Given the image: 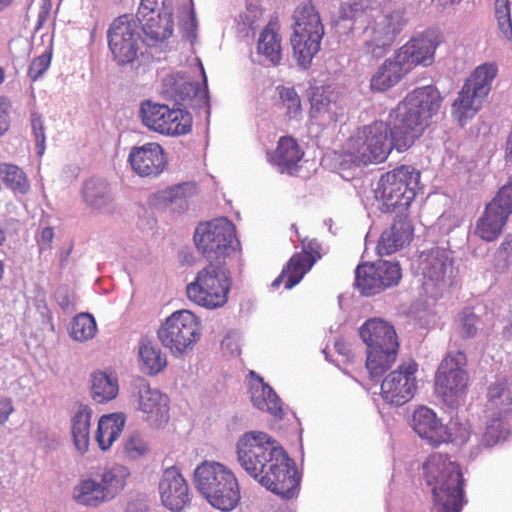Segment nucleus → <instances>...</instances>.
I'll return each instance as SVG.
<instances>
[{
    "instance_id": "f257e3e1",
    "label": "nucleus",
    "mask_w": 512,
    "mask_h": 512,
    "mask_svg": "<svg viewBox=\"0 0 512 512\" xmlns=\"http://www.w3.org/2000/svg\"><path fill=\"white\" fill-rule=\"evenodd\" d=\"M442 97L434 86H424L408 93L389 113L390 125L375 121L352 135L346 145L352 161L358 165L382 163L394 148L409 149L430 125L441 107Z\"/></svg>"
},
{
    "instance_id": "f03ea898",
    "label": "nucleus",
    "mask_w": 512,
    "mask_h": 512,
    "mask_svg": "<svg viewBox=\"0 0 512 512\" xmlns=\"http://www.w3.org/2000/svg\"><path fill=\"white\" fill-rule=\"evenodd\" d=\"M237 462L262 486L290 499L297 491L299 478L293 461L267 433L249 431L236 442Z\"/></svg>"
},
{
    "instance_id": "7ed1b4c3",
    "label": "nucleus",
    "mask_w": 512,
    "mask_h": 512,
    "mask_svg": "<svg viewBox=\"0 0 512 512\" xmlns=\"http://www.w3.org/2000/svg\"><path fill=\"white\" fill-rule=\"evenodd\" d=\"M174 11L187 39L192 42L197 27L192 0H141L135 18L142 25L143 42L155 45L169 38L173 32Z\"/></svg>"
},
{
    "instance_id": "20e7f679",
    "label": "nucleus",
    "mask_w": 512,
    "mask_h": 512,
    "mask_svg": "<svg viewBox=\"0 0 512 512\" xmlns=\"http://www.w3.org/2000/svg\"><path fill=\"white\" fill-rule=\"evenodd\" d=\"M423 478L432 490L436 512H461L464 479L459 465L447 455L434 453L422 466Z\"/></svg>"
},
{
    "instance_id": "39448f33",
    "label": "nucleus",
    "mask_w": 512,
    "mask_h": 512,
    "mask_svg": "<svg viewBox=\"0 0 512 512\" xmlns=\"http://www.w3.org/2000/svg\"><path fill=\"white\" fill-rule=\"evenodd\" d=\"M194 483L203 497L216 509L231 511L240 500L237 478L227 466L203 461L194 470Z\"/></svg>"
},
{
    "instance_id": "423d86ee",
    "label": "nucleus",
    "mask_w": 512,
    "mask_h": 512,
    "mask_svg": "<svg viewBox=\"0 0 512 512\" xmlns=\"http://www.w3.org/2000/svg\"><path fill=\"white\" fill-rule=\"evenodd\" d=\"M367 346L366 368L371 379L380 377L397 358L399 343L394 327L381 318H371L360 328Z\"/></svg>"
},
{
    "instance_id": "0eeeda50",
    "label": "nucleus",
    "mask_w": 512,
    "mask_h": 512,
    "mask_svg": "<svg viewBox=\"0 0 512 512\" xmlns=\"http://www.w3.org/2000/svg\"><path fill=\"white\" fill-rule=\"evenodd\" d=\"M419 181L420 172L408 165L383 174L375 190L381 211L390 212L396 208L406 210L416 196Z\"/></svg>"
},
{
    "instance_id": "6e6552de",
    "label": "nucleus",
    "mask_w": 512,
    "mask_h": 512,
    "mask_svg": "<svg viewBox=\"0 0 512 512\" xmlns=\"http://www.w3.org/2000/svg\"><path fill=\"white\" fill-rule=\"evenodd\" d=\"M231 277L225 264L209 263L199 270L186 287L188 299L209 310L223 307L228 301Z\"/></svg>"
},
{
    "instance_id": "1a4fd4ad",
    "label": "nucleus",
    "mask_w": 512,
    "mask_h": 512,
    "mask_svg": "<svg viewBox=\"0 0 512 512\" xmlns=\"http://www.w3.org/2000/svg\"><path fill=\"white\" fill-rule=\"evenodd\" d=\"M201 335V320L188 309L173 312L157 330L158 340L174 357H181L192 351Z\"/></svg>"
},
{
    "instance_id": "9d476101",
    "label": "nucleus",
    "mask_w": 512,
    "mask_h": 512,
    "mask_svg": "<svg viewBox=\"0 0 512 512\" xmlns=\"http://www.w3.org/2000/svg\"><path fill=\"white\" fill-rule=\"evenodd\" d=\"M194 241L197 249L214 264H225V258L239 246L235 226L226 217L200 223L195 230Z\"/></svg>"
},
{
    "instance_id": "9b49d317",
    "label": "nucleus",
    "mask_w": 512,
    "mask_h": 512,
    "mask_svg": "<svg viewBox=\"0 0 512 512\" xmlns=\"http://www.w3.org/2000/svg\"><path fill=\"white\" fill-rule=\"evenodd\" d=\"M372 20L363 31V51L373 58L386 54L406 24L401 8H384L371 15Z\"/></svg>"
},
{
    "instance_id": "f8f14e48",
    "label": "nucleus",
    "mask_w": 512,
    "mask_h": 512,
    "mask_svg": "<svg viewBox=\"0 0 512 512\" xmlns=\"http://www.w3.org/2000/svg\"><path fill=\"white\" fill-rule=\"evenodd\" d=\"M467 357L461 351H451L441 361L435 376V392L450 407L457 405L465 396L469 375Z\"/></svg>"
},
{
    "instance_id": "ddd939ff",
    "label": "nucleus",
    "mask_w": 512,
    "mask_h": 512,
    "mask_svg": "<svg viewBox=\"0 0 512 512\" xmlns=\"http://www.w3.org/2000/svg\"><path fill=\"white\" fill-rule=\"evenodd\" d=\"M419 269L424 279L423 289L432 298H438L447 291L455 277L452 253L444 248L422 252Z\"/></svg>"
},
{
    "instance_id": "4468645a",
    "label": "nucleus",
    "mask_w": 512,
    "mask_h": 512,
    "mask_svg": "<svg viewBox=\"0 0 512 512\" xmlns=\"http://www.w3.org/2000/svg\"><path fill=\"white\" fill-rule=\"evenodd\" d=\"M140 116L145 127L162 135H186L192 129V116L188 111L165 104L146 101L141 104Z\"/></svg>"
},
{
    "instance_id": "2eb2a0df",
    "label": "nucleus",
    "mask_w": 512,
    "mask_h": 512,
    "mask_svg": "<svg viewBox=\"0 0 512 512\" xmlns=\"http://www.w3.org/2000/svg\"><path fill=\"white\" fill-rule=\"evenodd\" d=\"M107 40L113 60L118 65L134 62L143 42L136 18L128 14L117 17L108 28Z\"/></svg>"
},
{
    "instance_id": "dca6fc26",
    "label": "nucleus",
    "mask_w": 512,
    "mask_h": 512,
    "mask_svg": "<svg viewBox=\"0 0 512 512\" xmlns=\"http://www.w3.org/2000/svg\"><path fill=\"white\" fill-rule=\"evenodd\" d=\"M132 402L142 420L151 428L160 429L170 419V399L158 388L151 387L147 380L138 379L133 384Z\"/></svg>"
},
{
    "instance_id": "f3484780",
    "label": "nucleus",
    "mask_w": 512,
    "mask_h": 512,
    "mask_svg": "<svg viewBox=\"0 0 512 512\" xmlns=\"http://www.w3.org/2000/svg\"><path fill=\"white\" fill-rule=\"evenodd\" d=\"M512 214V176L500 188L497 195L486 205L478 218L474 233L486 242L495 241L502 233Z\"/></svg>"
},
{
    "instance_id": "a211bd4d",
    "label": "nucleus",
    "mask_w": 512,
    "mask_h": 512,
    "mask_svg": "<svg viewBox=\"0 0 512 512\" xmlns=\"http://www.w3.org/2000/svg\"><path fill=\"white\" fill-rule=\"evenodd\" d=\"M401 268L397 262L379 260L359 264L355 271V285L364 296L376 295L399 283Z\"/></svg>"
},
{
    "instance_id": "6ab92c4d",
    "label": "nucleus",
    "mask_w": 512,
    "mask_h": 512,
    "mask_svg": "<svg viewBox=\"0 0 512 512\" xmlns=\"http://www.w3.org/2000/svg\"><path fill=\"white\" fill-rule=\"evenodd\" d=\"M418 365L413 360L401 363L381 383V396L391 405L402 406L409 402L417 390Z\"/></svg>"
},
{
    "instance_id": "aec40b11",
    "label": "nucleus",
    "mask_w": 512,
    "mask_h": 512,
    "mask_svg": "<svg viewBox=\"0 0 512 512\" xmlns=\"http://www.w3.org/2000/svg\"><path fill=\"white\" fill-rule=\"evenodd\" d=\"M309 121L321 127L336 123L344 115L339 95L330 85L312 86L309 94Z\"/></svg>"
},
{
    "instance_id": "412c9836",
    "label": "nucleus",
    "mask_w": 512,
    "mask_h": 512,
    "mask_svg": "<svg viewBox=\"0 0 512 512\" xmlns=\"http://www.w3.org/2000/svg\"><path fill=\"white\" fill-rule=\"evenodd\" d=\"M441 43L440 35L434 31L413 37L396 52V59L402 62L408 72L414 67L421 65L427 67L434 61L437 47Z\"/></svg>"
},
{
    "instance_id": "4be33fe9",
    "label": "nucleus",
    "mask_w": 512,
    "mask_h": 512,
    "mask_svg": "<svg viewBox=\"0 0 512 512\" xmlns=\"http://www.w3.org/2000/svg\"><path fill=\"white\" fill-rule=\"evenodd\" d=\"M301 243L303 253L295 254L290 259L281 274L272 282V287H279L283 283L286 289L293 288L321 257V246L315 239H303Z\"/></svg>"
},
{
    "instance_id": "5701e85b",
    "label": "nucleus",
    "mask_w": 512,
    "mask_h": 512,
    "mask_svg": "<svg viewBox=\"0 0 512 512\" xmlns=\"http://www.w3.org/2000/svg\"><path fill=\"white\" fill-rule=\"evenodd\" d=\"M200 69L203 76V90L199 88L198 84L177 73L168 75L163 79L164 93L176 102H186L195 99L199 106H207L209 102L207 77L201 63Z\"/></svg>"
},
{
    "instance_id": "b1692460",
    "label": "nucleus",
    "mask_w": 512,
    "mask_h": 512,
    "mask_svg": "<svg viewBox=\"0 0 512 512\" xmlns=\"http://www.w3.org/2000/svg\"><path fill=\"white\" fill-rule=\"evenodd\" d=\"M129 163L140 177H156L166 165L164 151L158 143H146L133 147L129 153Z\"/></svg>"
},
{
    "instance_id": "393cba45",
    "label": "nucleus",
    "mask_w": 512,
    "mask_h": 512,
    "mask_svg": "<svg viewBox=\"0 0 512 512\" xmlns=\"http://www.w3.org/2000/svg\"><path fill=\"white\" fill-rule=\"evenodd\" d=\"M159 493L163 505L173 512L182 510L189 501L188 485L176 467L164 470L159 482Z\"/></svg>"
},
{
    "instance_id": "a878e982",
    "label": "nucleus",
    "mask_w": 512,
    "mask_h": 512,
    "mask_svg": "<svg viewBox=\"0 0 512 512\" xmlns=\"http://www.w3.org/2000/svg\"><path fill=\"white\" fill-rule=\"evenodd\" d=\"M411 426L419 437L432 446L448 443L449 431L437 414L426 406L418 407L412 415Z\"/></svg>"
},
{
    "instance_id": "bb28decb",
    "label": "nucleus",
    "mask_w": 512,
    "mask_h": 512,
    "mask_svg": "<svg viewBox=\"0 0 512 512\" xmlns=\"http://www.w3.org/2000/svg\"><path fill=\"white\" fill-rule=\"evenodd\" d=\"M83 203L93 212L111 213L114 209V195L110 184L101 178L86 180L80 190Z\"/></svg>"
},
{
    "instance_id": "cd10ccee",
    "label": "nucleus",
    "mask_w": 512,
    "mask_h": 512,
    "mask_svg": "<svg viewBox=\"0 0 512 512\" xmlns=\"http://www.w3.org/2000/svg\"><path fill=\"white\" fill-rule=\"evenodd\" d=\"M413 237L410 221L403 216L397 217L392 225L383 231L377 245L378 254L389 255L408 245Z\"/></svg>"
},
{
    "instance_id": "c85d7f7f",
    "label": "nucleus",
    "mask_w": 512,
    "mask_h": 512,
    "mask_svg": "<svg viewBox=\"0 0 512 512\" xmlns=\"http://www.w3.org/2000/svg\"><path fill=\"white\" fill-rule=\"evenodd\" d=\"M249 389L253 405L274 416L282 413L281 401L273 389L254 371L249 373Z\"/></svg>"
},
{
    "instance_id": "c756f323",
    "label": "nucleus",
    "mask_w": 512,
    "mask_h": 512,
    "mask_svg": "<svg viewBox=\"0 0 512 512\" xmlns=\"http://www.w3.org/2000/svg\"><path fill=\"white\" fill-rule=\"evenodd\" d=\"M486 99L485 95L464 83L453 102L452 113L463 126L480 111Z\"/></svg>"
},
{
    "instance_id": "7c9ffc66",
    "label": "nucleus",
    "mask_w": 512,
    "mask_h": 512,
    "mask_svg": "<svg viewBox=\"0 0 512 512\" xmlns=\"http://www.w3.org/2000/svg\"><path fill=\"white\" fill-rule=\"evenodd\" d=\"M323 35L318 32H305L301 28H298V31H293L291 45L299 66L304 69L310 66L313 57L320 49Z\"/></svg>"
},
{
    "instance_id": "2f4dec72",
    "label": "nucleus",
    "mask_w": 512,
    "mask_h": 512,
    "mask_svg": "<svg viewBox=\"0 0 512 512\" xmlns=\"http://www.w3.org/2000/svg\"><path fill=\"white\" fill-rule=\"evenodd\" d=\"M302 157L303 152L299 145L289 136L281 137L276 150L273 153H267L269 163L276 166L281 173H292Z\"/></svg>"
},
{
    "instance_id": "473e14b6",
    "label": "nucleus",
    "mask_w": 512,
    "mask_h": 512,
    "mask_svg": "<svg viewBox=\"0 0 512 512\" xmlns=\"http://www.w3.org/2000/svg\"><path fill=\"white\" fill-rule=\"evenodd\" d=\"M409 73L402 66V62L396 59L394 54L387 58L372 75L370 79V87L372 91L384 92L395 86L399 81Z\"/></svg>"
},
{
    "instance_id": "72a5a7b5",
    "label": "nucleus",
    "mask_w": 512,
    "mask_h": 512,
    "mask_svg": "<svg viewBox=\"0 0 512 512\" xmlns=\"http://www.w3.org/2000/svg\"><path fill=\"white\" fill-rule=\"evenodd\" d=\"M92 409L84 404L76 405L71 417V433L75 448L80 454L88 451Z\"/></svg>"
},
{
    "instance_id": "f704fd0d",
    "label": "nucleus",
    "mask_w": 512,
    "mask_h": 512,
    "mask_svg": "<svg viewBox=\"0 0 512 512\" xmlns=\"http://www.w3.org/2000/svg\"><path fill=\"white\" fill-rule=\"evenodd\" d=\"M488 411L501 416L512 409V382L504 377L497 378L487 389Z\"/></svg>"
},
{
    "instance_id": "c9c22d12",
    "label": "nucleus",
    "mask_w": 512,
    "mask_h": 512,
    "mask_svg": "<svg viewBox=\"0 0 512 512\" xmlns=\"http://www.w3.org/2000/svg\"><path fill=\"white\" fill-rule=\"evenodd\" d=\"M130 475L129 468L123 464L113 463L104 467L99 482L109 501L124 490Z\"/></svg>"
},
{
    "instance_id": "e433bc0d",
    "label": "nucleus",
    "mask_w": 512,
    "mask_h": 512,
    "mask_svg": "<svg viewBox=\"0 0 512 512\" xmlns=\"http://www.w3.org/2000/svg\"><path fill=\"white\" fill-rule=\"evenodd\" d=\"M281 51V38L278 34L277 23L269 22L259 35L257 52L269 64L277 65L282 58Z\"/></svg>"
},
{
    "instance_id": "4c0bfd02",
    "label": "nucleus",
    "mask_w": 512,
    "mask_h": 512,
    "mask_svg": "<svg viewBox=\"0 0 512 512\" xmlns=\"http://www.w3.org/2000/svg\"><path fill=\"white\" fill-rule=\"evenodd\" d=\"M73 500L83 506L98 507L109 502L100 482L93 478L81 479L73 488Z\"/></svg>"
},
{
    "instance_id": "58836bf2",
    "label": "nucleus",
    "mask_w": 512,
    "mask_h": 512,
    "mask_svg": "<svg viewBox=\"0 0 512 512\" xmlns=\"http://www.w3.org/2000/svg\"><path fill=\"white\" fill-rule=\"evenodd\" d=\"M125 418L122 414L103 415L98 422L95 439L101 450H108L123 431Z\"/></svg>"
},
{
    "instance_id": "ea45409f",
    "label": "nucleus",
    "mask_w": 512,
    "mask_h": 512,
    "mask_svg": "<svg viewBox=\"0 0 512 512\" xmlns=\"http://www.w3.org/2000/svg\"><path fill=\"white\" fill-rule=\"evenodd\" d=\"M118 393V379L114 374L96 371L91 375V396L95 402H109L115 399Z\"/></svg>"
},
{
    "instance_id": "a19ab883",
    "label": "nucleus",
    "mask_w": 512,
    "mask_h": 512,
    "mask_svg": "<svg viewBox=\"0 0 512 512\" xmlns=\"http://www.w3.org/2000/svg\"><path fill=\"white\" fill-rule=\"evenodd\" d=\"M139 365L143 372L156 375L167 365L166 356L161 349L149 341H142L138 349Z\"/></svg>"
},
{
    "instance_id": "79ce46f5",
    "label": "nucleus",
    "mask_w": 512,
    "mask_h": 512,
    "mask_svg": "<svg viewBox=\"0 0 512 512\" xmlns=\"http://www.w3.org/2000/svg\"><path fill=\"white\" fill-rule=\"evenodd\" d=\"M497 72V64L493 62L483 63L471 72L464 83L488 97Z\"/></svg>"
},
{
    "instance_id": "37998d69",
    "label": "nucleus",
    "mask_w": 512,
    "mask_h": 512,
    "mask_svg": "<svg viewBox=\"0 0 512 512\" xmlns=\"http://www.w3.org/2000/svg\"><path fill=\"white\" fill-rule=\"evenodd\" d=\"M294 21V31H298V28H301L305 32L324 34V28L318 12L311 2H304L297 6L294 12Z\"/></svg>"
},
{
    "instance_id": "c03bdc74",
    "label": "nucleus",
    "mask_w": 512,
    "mask_h": 512,
    "mask_svg": "<svg viewBox=\"0 0 512 512\" xmlns=\"http://www.w3.org/2000/svg\"><path fill=\"white\" fill-rule=\"evenodd\" d=\"M0 179L15 194H26L30 184L24 171L10 163H0Z\"/></svg>"
},
{
    "instance_id": "a18cd8bd",
    "label": "nucleus",
    "mask_w": 512,
    "mask_h": 512,
    "mask_svg": "<svg viewBox=\"0 0 512 512\" xmlns=\"http://www.w3.org/2000/svg\"><path fill=\"white\" fill-rule=\"evenodd\" d=\"M97 332V324L94 317L89 313L76 315L70 328V336L75 341L85 342L92 339Z\"/></svg>"
},
{
    "instance_id": "49530a36",
    "label": "nucleus",
    "mask_w": 512,
    "mask_h": 512,
    "mask_svg": "<svg viewBox=\"0 0 512 512\" xmlns=\"http://www.w3.org/2000/svg\"><path fill=\"white\" fill-rule=\"evenodd\" d=\"M277 90L287 117L291 120H300L303 115L301 99L294 87L278 86Z\"/></svg>"
},
{
    "instance_id": "de8ad7c7",
    "label": "nucleus",
    "mask_w": 512,
    "mask_h": 512,
    "mask_svg": "<svg viewBox=\"0 0 512 512\" xmlns=\"http://www.w3.org/2000/svg\"><path fill=\"white\" fill-rule=\"evenodd\" d=\"M123 451L128 459L137 460L148 454L149 444L141 433L135 432L124 441Z\"/></svg>"
},
{
    "instance_id": "09e8293b",
    "label": "nucleus",
    "mask_w": 512,
    "mask_h": 512,
    "mask_svg": "<svg viewBox=\"0 0 512 512\" xmlns=\"http://www.w3.org/2000/svg\"><path fill=\"white\" fill-rule=\"evenodd\" d=\"M456 331L463 338H471L479 329V318L470 309H464L456 319Z\"/></svg>"
},
{
    "instance_id": "8fccbe9b",
    "label": "nucleus",
    "mask_w": 512,
    "mask_h": 512,
    "mask_svg": "<svg viewBox=\"0 0 512 512\" xmlns=\"http://www.w3.org/2000/svg\"><path fill=\"white\" fill-rule=\"evenodd\" d=\"M495 17L500 33L507 40H512V21L509 0L495 1Z\"/></svg>"
},
{
    "instance_id": "3c124183",
    "label": "nucleus",
    "mask_w": 512,
    "mask_h": 512,
    "mask_svg": "<svg viewBox=\"0 0 512 512\" xmlns=\"http://www.w3.org/2000/svg\"><path fill=\"white\" fill-rule=\"evenodd\" d=\"M445 426L450 434L448 442L463 445L469 440L471 435V426L467 420H461L458 417L452 418Z\"/></svg>"
},
{
    "instance_id": "603ef678",
    "label": "nucleus",
    "mask_w": 512,
    "mask_h": 512,
    "mask_svg": "<svg viewBox=\"0 0 512 512\" xmlns=\"http://www.w3.org/2000/svg\"><path fill=\"white\" fill-rule=\"evenodd\" d=\"M365 16H367V10L363 3L357 0L344 2L340 7V19L342 21H352L349 29H353V25L362 20Z\"/></svg>"
},
{
    "instance_id": "864d4df0",
    "label": "nucleus",
    "mask_w": 512,
    "mask_h": 512,
    "mask_svg": "<svg viewBox=\"0 0 512 512\" xmlns=\"http://www.w3.org/2000/svg\"><path fill=\"white\" fill-rule=\"evenodd\" d=\"M497 416L498 417L492 419V421L487 424L482 436V444L486 447L495 445L506 436L503 422L501 421L500 416Z\"/></svg>"
},
{
    "instance_id": "5fc2aeb1",
    "label": "nucleus",
    "mask_w": 512,
    "mask_h": 512,
    "mask_svg": "<svg viewBox=\"0 0 512 512\" xmlns=\"http://www.w3.org/2000/svg\"><path fill=\"white\" fill-rule=\"evenodd\" d=\"M262 18L259 0H246L245 10L239 15L238 22L244 27L253 28Z\"/></svg>"
},
{
    "instance_id": "6e6d98bb",
    "label": "nucleus",
    "mask_w": 512,
    "mask_h": 512,
    "mask_svg": "<svg viewBox=\"0 0 512 512\" xmlns=\"http://www.w3.org/2000/svg\"><path fill=\"white\" fill-rule=\"evenodd\" d=\"M51 63V53L45 52L41 54L40 56L33 59L31 62L29 69H28V75L31 78V80L36 81L38 80L49 68Z\"/></svg>"
},
{
    "instance_id": "4d7b16f0",
    "label": "nucleus",
    "mask_w": 512,
    "mask_h": 512,
    "mask_svg": "<svg viewBox=\"0 0 512 512\" xmlns=\"http://www.w3.org/2000/svg\"><path fill=\"white\" fill-rule=\"evenodd\" d=\"M221 350L227 356H239L241 353L239 335L234 332L228 333L221 342Z\"/></svg>"
},
{
    "instance_id": "13d9d810",
    "label": "nucleus",
    "mask_w": 512,
    "mask_h": 512,
    "mask_svg": "<svg viewBox=\"0 0 512 512\" xmlns=\"http://www.w3.org/2000/svg\"><path fill=\"white\" fill-rule=\"evenodd\" d=\"M32 130L36 140V146L38 148V154L42 155L45 150V133L44 126L41 116L32 114L31 116Z\"/></svg>"
},
{
    "instance_id": "bf43d9fd",
    "label": "nucleus",
    "mask_w": 512,
    "mask_h": 512,
    "mask_svg": "<svg viewBox=\"0 0 512 512\" xmlns=\"http://www.w3.org/2000/svg\"><path fill=\"white\" fill-rule=\"evenodd\" d=\"M192 189V185L188 183L169 187L162 192V198L171 203L182 200L186 197L187 193Z\"/></svg>"
},
{
    "instance_id": "052dcab7",
    "label": "nucleus",
    "mask_w": 512,
    "mask_h": 512,
    "mask_svg": "<svg viewBox=\"0 0 512 512\" xmlns=\"http://www.w3.org/2000/svg\"><path fill=\"white\" fill-rule=\"evenodd\" d=\"M9 109V102L4 98H0V137L8 131L10 126Z\"/></svg>"
},
{
    "instance_id": "680f3d73",
    "label": "nucleus",
    "mask_w": 512,
    "mask_h": 512,
    "mask_svg": "<svg viewBox=\"0 0 512 512\" xmlns=\"http://www.w3.org/2000/svg\"><path fill=\"white\" fill-rule=\"evenodd\" d=\"M54 238V230L52 227H44L41 229L37 236V242L39 246V250L42 252L51 247V243Z\"/></svg>"
},
{
    "instance_id": "e2e57ef3",
    "label": "nucleus",
    "mask_w": 512,
    "mask_h": 512,
    "mask_svg": "<svg viewBox=\"0 0 512 512\" xmlns=\"http://www.w3.org/2000/svg\"><path fill=\"white\" fill-rule=\"evenodd\" d=\"M437 225L443 233H448L452 228L459 225V219L454 217L451 213H443L438 218Z\"/></svg>"
},
{
    "instance_id": "0e129e2a",
    "label": "nucleus",
    "mask_w": 512,
    "mask_h": 512,
    "mask_svg": "<svg viewBox=\"0 0 512 512\" xmlns=\"http://www.w3.org/2000/svg\"><path fill=\"white\" fill-rule=\"evenodd\" d=\"M14 412L13 403L8 398L0 399V425L4 424Z\"/></svg>"
},
{
    "instance_id": "69168bd1",
    "label": "nucleus",
    "mask_w": 512,
    "mask_h": 512,
    "mask_svg": "<svg viewBox=\"0 0 512 512\" xmlns=\"http://www.w3.org/2000/svg\"><path fill=\"white\" fill-rule=\"evenodd\" d=\"M126 512H148V506L143 499L131 501L128 503Z\"/></svg>"
},
{
    "instance_id": "338daca9",
    "label": "nucleus",
    "mask_w": 512,
    "mask_h": 512,
    "mask_svg": "<svg viewBox=\"0 0 512 512\" xmlns=\"http://www.w3.org/2000/svg\"><path fill=\"white\" fill-rule=\"evenodd\" d=\"M56 299L63 310L68 311L73 308L72 301L67 294L58 291L56 294Z\"/></svg>"
},
{
    "instance_id": "774afa93",
    "label": "nucleus",
    "mask_w": 512,
    "mask_h": 512,
    "mask_svg": "<svg viewBox=\"0 0 512 512\" xmlns=\"http://www.w3.org/2000/svg\"><path fill=\"white\" fill-rule=\"evenodd\" d=\"M507 325L504 327L503 334L507 338L512 337V311L510 312L507 320Z\"/></svg>"
}]
</instances>
